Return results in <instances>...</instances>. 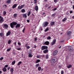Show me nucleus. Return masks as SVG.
Instances as JSON below:
<instances>
[{"instance_id": "obj_33", "label": "nucleus", "mask_w": 74, "mask_h": 74, "mask_svg": "<svg viewBox=\"0 0 74 74\" xmlns=\"http://www.w3.org/2000/svg\"><path fill=\"white\" fill-rule=\"evenodd\" d=\"M21 12L23 13L25 12V10L24 9H23L21 10Z\"/></svg>"}, {"instance_id": "obj_22", "label": "nucleus", "mask_w": 74, "mask_h": 74, "mask_svg": "<svg viewBox=\"0 0 74 74\" xmlns=\"http://www.w3.org/2000/svg\"><path fill=\"white\" fill-rule=\"evenodd\" d=\"M3 70L4 72H5L6 71H7V69L5 68H4L3 69Z\"/></svg>"}, {"instance_id": "obj_60", "label": "nucleus", "mask_w": 74, "mask_h": 74, "mask_svg": "<svg viewBox=\"0 0 74 74\" xmlns=\"http://www.w3.org/2000/svg\"><path fill=\"white\" fill-rule=\"evenodd\" d=\"M51 6H49L48 8V9H49V8H51Z\"/></svg>"}, {"instance_id": "obj_10", "label": "nucleus", "mask_w": 74, "mask_h": 74, "mask_svg": "<svg viewBox=\"0 0 74 74\" xmlns=\"http://www.w3.org/2000/svg\"><path fill=\"white\" fill-rule=\"evenodd\" d=\"M68 49L69 51H73L74 50L73 48L72 47L70 46L69 47Z\"/></svg>"}, {"instance_id": "obj_44", "label": "nucleus", "mask_w": 74, "mask_h": 74, "mask_svg": "<svg viewBox=\"0 0 74 74\" xmlns=\"http://www.w3.org/2000/svg\"><path fill=\"white\" fill-rule=\"evenodd\" d=\"M34 41H37V38H35L34 39Z\"/></svg>"}, {"instance_id": "obj_59", "label": "nucleus", "mask_w": 74, "mask_h": 74, "mask_svg": "<svg viewBox=\"0 0 74 74\" xmlns=\"http://www.w3.org/2000/svg\"><path fill=\"white\" fill-rule=\"evenodd\" d=\"M69 14L68 13H66V14L67 15H69Z\"/></svg>"}, {"instance_id": "obj_2", "label": "nucleus", "mask_w": 74, "mask_h": 74, "mask_svg": "<svg viewBox=\"0 0 74 74\" xmlns=\"http://www.w3.org/2000/svg\"><path fill=\"white\" fill-rule=\"evenodd\" d=\"M17 24V23L15 22H12L10 23V26L11 28H14V26H15Z\"/></svg>"}, {"instance_id": "obj_50", "label": "nucleus", "mask_w": 74, "mask_h": 74, "mask_svg": "<svg viewBox=\"0 0 74 74\" xmlns=\"http://www.w3.org/2000/svg\"><path fill=\"white\" fill-rule=\"evenodd\" d=\"M57 1H58V0H54V1L55 2V3H57Z\"/></svg>"}, {"instance_id": "obj_38", "label": "nucleus", "mask_w": 74, "mask_h": 74, "mask_svg": "<svg viewBox=\"0 0 74 74\" xmlns=\"http://www.w3.org/2000/svg\"><path fill=\"white\" fill-rule=\"evenodd\" d=\"M6 14V12L5 11H4L3 13V15H4Z\"/></svg>"}, {"instance_id": "obj_12", "label": "nucleus", "mask_w": 74, "mask_h": 74, "mask_svg": "<svg viewBox=\"0 0 74 74\" xmlns=\"http://www.w3.org/2000/svg\"><path fill=\"white\" fill-rule=\"evenodd\" d=\"M11 31H8V32L6 34V36L7 37H8V36H10V34H11Z\"/></svg>"}, {"instance_id": "obj_25", "label": "nucleus", "mask_w": 74, "mask_h": 74, "mask_svg": "<svg viewBox=\"0 0 74 74\" xmlns=\"http://www.w3.org/2000/svg\"><path fill=\"white\" fill-rule=\"evenodd\" d=\"M17 15H18V14H14V18H16V17H17Z\"/></svg>"}, {"instance_id": "obj_27", "label": "nucleus", "mask_w": 74, "mask_h": 74, "mask_svg": "<svg viewBox=\"0 0 74 74\" xmlns=\"http://www.w3.org/2000/svg\"><path fill=\"white\" fill-rule=\"evenodd\" d=\"M21 64H22V62L20 61L18 62V66H19V65Z\"/></svg>"}, {"instance_id": "obj_32", "label": "nucleus", "mask_w": 74, "mask_h": 74, "mask_svg": "<svg viewBox=\"0 0 74 74\" xmlns=\"http://www.w3.org/2000/svg\"><path fill=\"white\" fill-rule=\"evenodd\" d=\"M67 20V18H65L63 19V22H64V21H66Z\"/></svg>"}, {"instance_id": "obj_63", "label": "nucleus", "mask_w": 74, "mask_h": 74, "mask_svg": "<svg viewBox=\"0 0 74 74\" xmlns=\"http://www.w3.org/2000/svg\"><path fill=\"white\" fill-rule=\"evenodd\" d=\"M34 48H36V45H34Z\"/></svg>"}, {"instance_id": "obj_53", "label": "nucleus", "mask_w": 74, "mask_h": 74, "mask_svg": "<svg viewBox=\"0 0 74 74\" xmlns=\"http://www.w3.org/2000/svg\"><path fill=\"white\" fill-rule=\"evenodd\" d=\"M35 2H34V4H36V3H37V1H34Z\"/></svg>"}, {"instance_id": "obj_28", "label": "nucleus", "mask_w": 74, "mask_h": 74, "mask_svg": "<svg viewBox=\"0 0 74 74\" xmlns=\"http://www.w3.org/2000/svg\"><path fill=\"white\" fill-rule=\"evenodd\" d=\"M38 69L39 71H40L41 70V67L40 66H39L38 67Z\"/></svg>"}, {"instance_id": "obj_18", "label": "nucleus", "mask_w": 74, "mask_h": 74, "mask_svg": "<svg viewBox=\"0 0 74 74\" xmlns=\"http://www.w3.org/2000/svg\"><path fill=\"white\" fill-rule=\"evenodd\" d=\"M11 0H8L6 1V3L7 4H9L11 3Z\"/></svg>"}, {"instance_id": "obj_55", "label": "nucleus", "mask_w": 74, "mask_h": 74, "mask_svg": "<svg viewBox=\"0 0 74 74\" xmlns=\"http://www.w3.org/2000/svg\"><path fill=\"white\" fill-rule=\"evenodd\" d=\"M70 14H72V13H73V11H70Z\"/></svg>"}, {"instance_id": "obj_64", "label": "nucleus", "mask_w": 74, "mask_h": 74, "mask_svg": "<svg viewBox=\"0 0 74 74\" xmlns=\"http://www.w3.org/2000/svg\"><path fill=\"white\" fill-rule=\"evenodd\" d=\"M72 18H73V19H74V16H72Z\"/></svg>"}, {"instance_id": "obj_21", "label": "nucleus", "mask_w": 74, "mask_h": 74, "mask_svg": "<svg viewBox=\"0 0 74 74\" xmlns=\"http://www.w3.org/2000/svg\"><path fill=\"white\" fill-rule=\"evenodd\" d=\"M10 71L12 73L14 72V69L11 68L10 69Z\"/></svg>"}, {"instance_id": "obj_40", "label": "nucleus", "mask_w": 74, "mask_h": 74, "mask_svg": "<svg viewBox=\"0 0 74 74\" xmlns=\"http://www.w3.org/2000/svg\"><path fill=\"white\" fill-rule=\"evenodd\" d=\"M0 36H1L2 37V36H3V33H0Z\"/></svg>"}, {"instance_id": "obj_42", "label": "nucleus", "mask_w": 74, "mask_h": 74, "mask_svg": "<svg viewBox=\"0 0 74 74\" xmlns=\"http://www.w3.org/2000/svg\"><path fill=\"white\" fill-rule=\"evenodd\" d=\"M4 59V58L3 57H2L1 58H0V60H2Z\"/></svg>"}, {"instance_id": "obj_16", "label": "nucleus", "mask_w": 74, "mask_h": 74, "mask_svg": "<svg viewBox=\"0 0 74 74\" xmlns=\"http://www.w3.org/2000/svg\"><path fill=\"white\" fill-rule=\"evenodd\" d=\"M17 5H18V4H14V5H13L12 6V8L14 9L15 8V7H16V6H17Z\"/></svg>"}, {"instance_id": "obj_8", "label": "nucleus", "mask_w": 74, "mask_h": 74, "mask_svg": "<svg viewBox=\"0 0 74 74\" xmlns=\"http://www.w3.org/2000/svg\"><path fill=\"white\" fill-rule=\"evenodd\" d=\"M58 51L57 50H55L54 52H53V56H56V55L58 53Z\"/></svg>"}, {"instance_id": "obj_48", "label": "nucleus", "mask_w": 74, "mask_h": 74, "mask_svg": "<svg viewBox=\"0 0 74 74\" xmlns=\"http://www.w3.org/2000/svg\"><path fill=\"white\" fill-rule=\"evenodd\" d=\"M56 10H57V8H55L54 9H53V10L54 11H55Z\"/></svg>"}, {"instance_id": "obj_49", "label": "nucleus", "mask_w": 74, "mask_h": 74, "mask_svg": "<svg viewBox=\"0 0 74 74\" xmlns=\"http://www.w3.org/2000/svg\"><path fill=\"white\" fill-rule=\"evenodd\" d=\"M8 67V65H6L5 67H4V68H7V67Z\"/></svg>"}, {"instance_id": "obj_26", "label": "nucleus", "mask_w": 74, "mask_h": 74, "mask_svg": "<svg viewBox=\"0 0 74 74\" xmlns=\"http://www.w3.org/2000/svg\"><path fill=\"white\" fill-rule=\"evenodd\" d=\"M16 49H17V50H18V51H19L21 50V48H17V47H16Z\"/></svg>"}, {"instance_id": "obj_52", "label": "nucleus", "mask_w": 74, "mask_h": 74, "mask_svg": "<svg viewBox=\"0 0 74 74\" xmlns=\"http://www.w3.org/2000/svg\"><path fill=\"white\" fill-rule=\"evenodd\" d=\"M14 44L15 45H16V42L14 43Z\"/></svg>"}, {"instance_id": "obj_58", "label": "nucleus", "mask_w": 74, "mask_h": 74, "mask_svg": "<svg viewBox=\"0 0 74 74\" xmlns=\"http://www.w3.org/2000/svg\"><path fill=\"white\" fill-rule=\"evenodd\" d=\"M1 73H2V72L1 71H0V74H1Z\"/></svg>"}, {"instance_id": "obj_51", "label": "nucleus", "mask_w": 74, "mask_h": 74, "mask_svg": "<svg viewBox=\"0 0 74 74\" xmlns=\"http://www.w3.org/2000/svg\"><path fill=\"white\" fill-rule=\"evenodd\" d=\"M27 49H29V48H30V46H27Z\"/></svg>"}, {"instance_id": "obj_6", "label": "nucleus", "mask_w": 74, "mask_h": 74, "mask_svg": "<svg viewBox=\"0 0 74 74\" xmlns=\"http://www.w3.org/2000/svg\"><path fill=\"white\" fill-rule=\"evenodd\" d=\"M56 39H54L53 40L52 42L51 43V45H53L55 44L56 43Z\"/></svg>"}, {"instance_id": "obj_7", "label": "nucleus", "mask_w": 74, "mask_h": 74, "mask_svg": "<svg viewBox=\"0 0 74 74\" xmlns=\"http://www.w3.org/2000/svg\"><path fill=\"white\" fill-rule=\"evenodd\" d=\"M24 6H25V5H21L20 6V5H19L18 8L17 10H21L23 7H24Z\"/></svg>"}, {"instance_id": "obj_39", "label": "nucleus", "mask_w": 74, "mask_h": 74, "mask_svg": "<svg viewBox=\"0 0 74 74\" xmlns=\"http://www.w3.org/2000/svg\"><path fill=\"white\" fill-rule=\"evenodd\" d=\"M18 44L19 45H21V43L20 42H19V41H18Z\"/></svg>"}, {"instance_id": "obj_9", "label": "nucleus", "mask_w": 74, "mask_h": 74, "mask_svg": "<svg viewBox=\"0 0 74 74\" xmlns=\"http://www.w3.org/2000/svg\"><path fill=\"white\" fill-rule=\"evenodd\" d=\"M3 27L4 28H5V29H7L8 27V25H7V24H3Z\"/></svg>"}, {"instance_id": "obj_30", "label": "nucleus", "mask_w": 74, "mask_h": 74, "mask_svg": "<svg viewBox=\"0 0 74 74\" xmlns=\"http://www.w3.org/2000/svg\"><path fill=\"white\" fill-rule=\"evenodd\" d=\"M55 24V22H51V25H53Z\"/></svg>"}, {"instance_id": "obj_19", "label": "nucleus", "mask_w": 74, "mask_h": 74, "mask_svg": "<svg viewBox=\"0 0 74 74\" xmlns=\"http://www.w3.org/2000/svg\"><path fill=\"white\" fill-rule=\"evenodd\" d=\"M35 9L36 11H38V6L37 5L36 6V7H35Z\"/></svg>"}, {"instance_id": "obj_56", "label": "nucleus", "mask_w": 74, "mask_h": 74, "mask_svg": "<svg viewBox=\"0 0 74 74\" xmlns=\"http://www.w3.org/2000/svg\"><path fill=\"white\" fill-rule=\"evenodd\" d=\"M10 67H8L7 68L8 70H10Z\"/></svg>"}, {"instance_id": "obj_47", "label": "nucleus", "mask_w": 74, "mask_h": 74, "mask_svg": "<svg viewBox=\"0 0 74 74\" xmlns=\"http://www.w3.org/2000/svg\"><path fill=\"white\" fill-rule=\"evenodd\" d=\"M25 27H24L23 29V32H25Z\"/></svg>"}, {"instance_id": "obj_62", "label": "nucleus", "mask_w": 74, "mask_h": 74, "mask_svg": "<svg viewBox=\"0 0 74 74\" xmlns=\"http://www.w3.org/2000/svg\"><path fill=\"white\" fill-rule=\"evenodd\" d=\"M73 9L74 10V5L73 6Z\"/></svg>"}, {"instance_id": "obj_61", "label": "nucleus", "mask_w": 74, "mask_h": 74, "mask_svg": "<svg viewBox=\"0 0 74 74\" xmlns=\"http://www.w3.org/2000/svg\"><path fill=\"white\" fill-rule=\"evenodd\" d=\"M61 42H64V41H60Z\"/></svg>"}, {"instance_id": "obj_35", "label": "nucleus", "mask_w": 74, "mask_h": 74, "mask_svg": "<svg viewBox=\"0 0 74 74\" xmlns=\"http://www.w3.org/2000/svg\"><path fill=\"white\" fill-rule=\"evenodd\" d=\"M47 40H50L51 39V37L50 36H48L47 37Z\"/></svg>"}, {"instance_id": "obj_24", "label": "nucleus", "mask_w": 74, "mask_h": 74, "mask_svg": "<svg viewBox=\"0 0 74 74\" xmlns=\"http://www.w3.org/2000/svg\"><path fill=\"white\" fill-rule=\"evenodd\" d=\"M72 67V65H69L68 66H67V67L68 69H70V68H71Z\"/></svg>"}, {"instance_id": "obj_23", "label": "nucleus", "mask_w": 74, "mask_h": 74, "mask_svg": "<svg viewBox=\"0 0 74 74\" xmlns=\"http://www.w3.org/2000/svg\"><path fill=\"white\" fill-rule=\"evenodd\" d=\"M49 58V56L48 55V54H47L46 55H45V58L46 59H48Z\"/></svg>"}, {"instance_id": "obj_29", "label": "nucleus", "mask_w": 74, "mask_h": 74, "mask_svg": "<svg viewBox=\"0 0 74 74\" xmlns=\"http://www.w3.org/2000/svg\"><path fill=\"white\" fill-rule=\"evenodd\" d=\"M49 30V29L48 28V27H47L46 29L45 30V32H46L48 31Z\"/></svg>"}, {"instance_id": "obj_20", "label": "nucleus", "mask_w": 74, "mask_h": 74, "mask_svg": "<svg viewBox=\"0 0 74 74\" xmlns=\"http://www.w3.org/2000/svg\"><path fill=\"white\" fill-rule=\"evenodd\" d=\"M23 15V18H27V15L26 14H24Z\"/></svg>"}, {"instance_id": "obj_5", "label": "nucleus", "mask_w": 74, "mask_h": 74, "mask_svg": "<svg viewBox=\"0 0 74 74\" xmlns=\"http://www.w3.org/2000/svg\"><path fill=\"white\" fill-rule=\"evenodd\" d=\"M41 49L42 50L47 49H48V47L45 46H42L41 47Z\"/></svg>"}, {"instance_id": "obj_54", "label": "nucleus", "mask_w": 74, "mask_h": 74, "mask_svg": "<svg viewBox=\"0 0 74 74\" xmlns=\"http://www.w3.org/2000/svg\"><path fill=\"white\" fill-rule=\"evenodd\" d=\"M27 22H28V23H29V22H30V21H29V20H27Z\"/></svg>"}, {"instance_id": "obj_11", "label": "nucleus", "mask_w": 74, "mask_h": 74, "mask_svg": "<svg viewBox=\"0 0 74 74\" xmlns=\"http://www.w3.org/2000/svg\"><path fill=\"white\" fill-rule=\"evenodd\" d=\"M28 56L29 58H32L33 55L32 54V53L30 52L28 53Z\"/></svg>"}, {"instance_id": "obj_15", "label": "nucleus", "mask_w": 74, "mask_h": 74, "mask_svg": "<svg viewBox=\"0 0 74 74\" xmlns=\"http://www.w3.org/2000/svg\"><path fill=\"white\" fill-rule=\"evenodd\" d=\"M49 44V42L48 41H46L44 43V44H45L47 45H48Z\"/></svg>"}, {"instance_id": "obj_37", "label": "nucleus", "mask_w": 74, "mask_h": 74, "mask_svg": "<svg viewBox=\"0 0 74 74\" xmlns=\"http://www.w3.org/2000/svg\"><path fill=\"white\" fill-rule=\"evenodd\" d=\"M15 61H14L12 62V65H14V64H15Z\"/></svg>"}, {"instance_id": "obj_41", "label": "nucleus", "mask_w": 74, "mask_h": 74, "mask_svg": "<svg viewBox=\"0 0 74 74\" xmlns=\"http://www.w3.org/2000/svg\"><path fill=\"white\" fill-rule=\"evenodd\" d=\"M38 66H40V64H37L36 65V67H38Z\"/></svg>"}, {"instance_id": "obj_57", "label": "nucleus", "mask_w": 74, "mask_h": 74, "mask_svg": "<svg viewBox=\"0 0 74 74\" xmlns=\"http://www.w3.org/2000/svg\"><path fill=\"white\" fill-rule=\"evenodd\" d=\"M36 58H40V57H39V56H37Z\"/></svg>"}, {"instance_id": "obj_46", "label": "nucleus", "mask_w": 74, "mask_h": 74, "mask_svg": "<svg viewBox=\"0 0 74 74\" xmlns=\"http://www.w3.org/2000/svg\"><path fill=\"white\" fill-rule=\"evenodd\" d=\"M56 15L55 14H53L52 15V16H53V17H54Z\"/></svg>"}, {"instance_id": "obj_45", "label": "nucleus", "mask_w": 74, "mask_h": 74, "mask_svg": "<svg viewBox=\"0 0 74 74\" xmlns=\"http://www.w3.org/2000/svg\"><path fill=\"white\" fill-rule=\"evenodd\" d=\"M61 74H64V71H61Z\"/></svg>"}, {"instance_id": "obj_34", "label": "nucleus", "mask_w": 74, "mask_h": 74, "mask_svg": "<svg viewBox=\"0 0 74 74\" xmlns=\"http://www.w3.org/2000/svg\"><path fill=\"white\" fill-rule=\"evenodd\" d=\"M11 49V48H10L7 49V52H9L10 51Z\"/></svg>"}, {"instance_id": "obj_36", "label": "nucleus", "mask_w": 74, "mask_h": 74, "mask_svg": "<svg viewBox=\"0 0 74 74\" xmlns=\"http://www.w3.org/2000/svg\"><path fill=\"white\" fill-rule=\"evenodd\" d=\"M11 41L10 40H9L8 42V44H11Z\"/></svg>"}, {"instance_id": "obj_14", "label": "nucleus", "mask_w": 74, "mask_h": 74, "mask_svg": "<svg viewBox=\"0 0 74 74\" xmlns=\"http://www.w3.org/2000/svg\"><path fill=\"white\" fill-rule=\"evenodd\" d=\"M44 53H47L48 52V50L46 49L43 51Z\"/></svg>"}, {"instance_id": "obj_13", "label": "nucleus", "mask_w": 74, "mask_h": 74, "mask_svg": "<svg viewBox=\"0 0 74 74\" xmlns=\"http://www.w3.org/2000/svg\"><path fill=\"white\" fill-rule=\"evenodd\" d=\"M20 26H21V25L20 24H17L16 26V29H18V28L20 27Z\"/></svg>"}, {"instance_id": "obj_43", "label": "nucleus", "mask_w": 74, "mask_h": 74, "mask_svg": "<svg viewBox=\"0 0 74 74\" xmlns=\"http://www.w3.org/2000/svg\"><path fill=\"white\" fill-rule=\"evenodd\" d=\"M30 14V12L29 11L28 12V14H27V15L28 16H29Z\"/></svg>"}, {"instance_id": "obj_31", "label": "nucleus", "mask_w": 74, "mask_h": 74, "mask_svg": "<svg viewBox=\"0 0 74 74\" xmlns=\"http://www.w3.org/2000/svg\"><path fill=\"white\" fill-rule=\"evenodd\" d=\"M40 62V60H37L36 62V63H39Z\"/></svg>"}, {"instance_id": "obj_3", "label": "nucleus", "mask_w": 74, "mask_h": 74, "mask_svg": "<svg viewBox=\"0 0 74 74\" xmlns=\"http://www.w3.org/2000/svg\"><path fill=\"white\" fill-rule=\"evenodd\" d=\"M48 23L47 22H45L43 24L42 27H47V26H48Z\"/></svg>"}, {"instance_id": "obj_1", "label": "nucleus", "mask_w": 74, "mask_h": 74, "mask_svg": "<svg viewBox=\"0 0 74 74\" xmlns=\"http://www.w3.org/2000/svg\"><path fill=\"white\" fill-rule=\"evenodd\" d=\"M57 61V58L56 57H54L52 58L51 60V63H55Z\"/></svg>"}, {"instance_id": "obj_17", "label": "nucleus", "mask_w": 74, "mask_h": 74, "mask_svg": "<svg viewBox=\"0 0 74 74\" xmlns=\"http://www.w3.org/2000/svg\"><path fill=\"white\" fill-rule=\"evenodd\" d=\"M71 32L70 31H68L67 32V35L68 36H70V35H71Z\"/></svg>"}, {"instance_id": "obj_4", "label": "nucleus", "mask_w": 74, "mask_h": 74, "mask_svg": "<svg viewBox=\"0 0 74 74\" xmlns=\"http://www.w3.org/2000/svg\"><path fill=\"white\" fill-rule=\"evenodd\" d=\"M4 20L2 16H0V23H2L4 22Z\"/></svg>"}]
</instances>
